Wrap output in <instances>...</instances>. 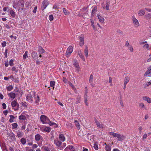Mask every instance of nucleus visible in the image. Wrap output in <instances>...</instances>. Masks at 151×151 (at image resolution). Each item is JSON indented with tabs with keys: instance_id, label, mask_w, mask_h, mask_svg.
I'll list each match as a JSON object with an SVG mask.
<instances>
[{
	"instance_id": "f257e3e1",
	"label": "nucleus",
	"mask_w": 151,
	"mask_h": 151,
	"mask_svg": "<svg viewBox=\"0 0 151 151\" xmlns=\"http://www.w3.org/2000/svg\"><path fill=\"white\" fill-rule=\"evenodd\" d=\"M13 7L16 9H18L19 10H22L24 6V1L23 0L14 1L13 3Z\"/></svg>"
},
{
	"instance_id": "f03ea898",
	"label": "nucleus",
	"mask_w": 151,
	"mask_h": 151,
	"mask_svg": "<svg viewBox=\"0 0 151 151\" xmlns=\"http://www.w3.org/2000/svg\"><path fill=\"white\" fill-rule=\"evenodd\" d=\"M109 134L115 138H117V140L119 141H123L125 138V137L123 135L114 132H110L109 133Z\"/></svg>"
},
{
	"instance_id": "7ed1b4c3",
	"label": "nucleus",
	"mask_w": 151,
	"mask_h": 151,
	"mask_svg": "<svg viewBox=\"0 0 151 151\" xmlns=\"http://www.w3.org/2000/svg\"><path fill=\"white\" fill-rule=\"evenodd\" d=\"M35 92L33 91L32 92V93H29L28 94L26 97V100L30 103L34 102V97H35Z\"/></svg>"
},
{
	"instance_id": "20e7f679",
	"label": "nucleus",
	"mask_w": 151,
	"mask_h": 151,
	"mask_svg": "<svg viewBox=\"0 0 151 151\" xmlns=\"http://www.w3.org/2000/svg\"><path fill=\"white\" fill-rule=\"evenodd\" d=\"M11 105L14 111H16L19 109V105L17 102L15 100L12 102Z\"/></svg>"
},
{
	"instance_id": "39448f33",
	"label": "nucleus",
	"mask_w": 151,
	"mask_h": 151,
	"mask_svg": "<svg viewBox=\"0 0 151 151\" xmlns=\"http://www.w3.org/2000/svg\"><path fill=\"white\" fill-rule=\"evenodd\" d=\"M40 120L43 124H47L49 122V119L48 117L44 115H41L40 116Z\"/></svg>"
},
{
	"instance_id": "423d86ee",
	"label": "nucleus",
	"mask_w": 151,
	"mask_h": 151,
	"mask_svg": "<svg viewBox=\"0 0 151 151\" xmlns=\"http://www.w3.org/2000/svg\"><path fill=\"white\" fill-rule=\"evenodd\" d=\"M73 65L75 68L76 71L79 72L80 71V66L78 61L76 60H74L73 61Z\"/></svg>"
},
{
	"instance_id": "0eeeda50",
	"label": "nucleus",
	"mask_w": 151,
	"mask_h": 151,
	"mask_svg": "<svg viewBox=\"0 0 151 151\" xmlns=\"http://www.w3.org/2000/svg\"><path fill=\"white\" fill-rule=\"evenodd\" d=\"M7 134L8 136L9 137L12 141L16 140L15 135L12 131L7 133Z\"/></svg>"
},
{
	"instance_id": "6e6552de",
	"label": "nucleus",
	"mask_w": 151,
	"mask_h": 151,
	"mask_svg": "<svg viewBox=\"0 0 151 151\" xmlns=\"http://www.w3.org/2000/svg\"><path fill=\"white\" fill-rule=\"evenodd\" d=\"M73 50V48L72 46H70L67 48L66 52V55L67 57L69 56V55L70 54Z\"/></svg>"
},
{
	"instance_id": "1a4fd4ad",
	"label": "nucleus",
	"mask_w": 151,
	"mask_h": 151,
	"mask_svg": "<svg viewBox=\"0 0 151 151\" xmlns=\"http://www.w3.org/2000/svg\"><path fill=\"white\" fill-rule=\"evenodd\" d=\"M49 3L46 0H44L43 1L41 6V8L42 10L45 9L48 6Z\"/></svg>"
},
{
	"instance_id": "9d476101",
	"label": "nucleus",
	"mask_w": 151,
	"mask_h": 151,
	"mask_svg": "<svg viewBox=\"0 0 151 151\" xmlns=\"http://www.w3.org/2000/svg\"><path fill=\"white\" fill-rule=\"evenodd\" d=\"M132 19L134 25L136 27H138L139 25V23L138 20L134 16H132Z\"/></svg>"
},
{
	"instance_id": "9b49d317",
	"label": "nucleus",
	"mask_w": 151,
	"mask_h": 151,
	"mask_svg": "<svg viewBox=\"0 0 151 151\" xmlns=\"http://www.w3.org/2000/svg\"><path fill=\"white\" fill-rule=\"evenodd\" d=\"M110 4V1L109 0H107L106 1V6H104V4H102V6L103 9H105L106 10H108L109 9V5Z\"/></svg>"
},
{
	"instance_id": "f8f14e48",
	"label": "nucleus",
	"mask_w": 151,
	"mask_h": 151,
	"mask_svg": "<svg viewBox=\"0 0 151 151\" xmlns=\"http://www.w3.org/2000/svg\"><path fill=\"white\" fill-rule=\"evenodd\" d=\"M80 40V45L81 46H82L84 44V37L81 35L79 37Z\"/></svg>"
},
{
	"instance_id": "ddd939ff",
	"label": "nucleus",
	"mask_w": 151,
	"mask_h": 151,
	"mask_svg": "<svg viewBox=\"0 0 151 151\" xmlns=\"http://www.w3.org/2000/svg\"><path fill=\"white\" fill-rule=\"evenodd\" d=\"M142 99L143 100L147 101L148 103H151V99L147 96H144L142 97Z\"/></svg>"
},
{
	"instance_id": "4468645a",
	"label": "nucleus",
	"mask_w": 151,
	"mask_h": 151,
	"mask_svg": "<svg viewBox=\"0 0 151 151\" xmlns=\"http://www.w3.org/2000/svg\"><path fill=\"white\" fill-rule=\"evenodd\" d=\"M54 143L55 145L58 147H60L61 144L62 142L56 139L54 141Z\"/></svg>"
},
{
	"instance_id": "2eb2a0df",
	"label": "nucleus",
	"mask_w": 151,
	"mask_h": 151,
	"mask_svg": "<svg viewBox=\"0 0 151 151\" xmlns=\"http://www.w3.org/2000/svg\"><path fill=\"white\" fill-rule=\"evenodd\" d=\"M38 52L40 54H42L45 52L42 47L41 46H39Z\"/></svg>"
},
{
	"instance_id": "dca6fc26",
	"label": "nucleus",
	"mask_w": 151,
	"mask_h": 151,
	"mask_svg": "<svg viewBox=\"0 0 151 151\" xmlns=\"http://www.w3.org/2000/svg\"><path fill=\"white\" fill-rule=\"evenodd\" d=\"M96 124L97 126L100 128H103L104 127L103 125L100 124V122L96 120H95Z\"/></svg>"
},
{
	"instance_id": "f3484780",
	"label": "nucleus",
	"mask_w": 151,
	"mask_h": 151,
	"mask_svg": "<svg viewBox=\"0 0 151 151\" xmlns=\"http://www.w3.org/2000/svg\"><path fill=\"white\" fill-rule=\"evenodd\" d=\"M42 138V137L39 134H37L35 136V139L37 141H39Z\"/></svg>"
},
{
	"instance_id": "a211bd4d",
	"label": "nucleus",
	"mask_w": 151,
	"mask_h": 151,
	"mask_svg": "<svg viewBox=\"0 0 151 151\" xmlns=\"http://www.w3.org/2000/svg\"><path fill=\"white\" fill-rule=\"evenodd\" d=\"M78 55L80 58L83 61H85V58L81 52V51H78Z\"/></svg>"
},
{
	"instance_id": "6ab92c4d",
	"label": "nucleus",
	"mask_w": 151,
	"mask_h": 151,
	"mask_svg": "<svg viewBox=\"0 0 151 151\" xmlns=\"http://www.w3.org/2000/svg\"><path fill=\"white\" fill-rule=\"evenodd\" d=\"M145 14V11L143 9L140 10L138 13V14L139 16H142L144 15Z\"/></svg>"
},
{
	"instance_id": "aec40b11",
	"label": "nucleus",
	"mask_w": 151,
	"mask_h": 151,
	"mask_svg": "<svg viewBox=\"0 0 151 151\" xmlns=\"http://www.w3.org/2000/svg\"><path fill=\"white\" fill-rule=\"evenodd\" d=\"M97 17L100 22L103 23L104 22V18L102 17H101L100 14H98L97 15Z\"/></svg>"
},
{
	"instance_id": "412c9836",
	"label": "nucleus",
	"mask_w": 151,
	"mask_h": 151,
	"mask_svg": "<svg viewBox=\"0 0 151 151\" xmlns=\"http://www.w3.org/2000/svg\"><path fill=\"white\" fill-rule=\"evenodd\" d=\"M139 108L141 109H143L146 110L147 108L144 105V104L142 103H140L139 104Z\"/></svg>"
},
{
	"instance_id": "4be33fe9",
	"label": "nucleus",
	"mask_w": 151,
	"mask_h": 151,
	"mask_svg": "<svg viewBox=\"0 0 151 151\" xmlns=\"http://www.w3.org/2000/svg\"><path fill=\"white\" fill-rule=\"evenodd\" d=\"M59 138L62 142H64L65 140V137L63 134H60L59 135Z\"/></svg>"
},
{
	"instance_id": "5701e85b",
	"label": "nucleus",
	"mask_w": 151,
	"mask_h": 151,
	"mask_svg": "<svg viewBox=\"0 0 151 151\" xmlns=\"http://www.w3.org/2000/svg\"><path fill=\"white\" fill-rule=\"evenodd\" d=\"M148 70L145 73L144 76H147L148 74L151 73V66L148 68Z\"/></svg>"
},
{
	"instance_id": "b1692460",
	"label": "nucleus",
	"mask_w": 151,
	"mask_h": 151,
	"mask_svg": "<svg viewBox=\"0 0 151 151\" xmlns=\"http://www.w3.org/2000/svg\"><path fill=\"white\" fill-rule=\"evenodd\" d=\"M8 95L10 98H12L13 99H14L16 96L15 93L12 92L9 93L8 94Z\"/></svg>"
},
{
	"instance_id": "393cba45",
	"label": "nucleus",
	"mask_w": 151,
	"mask_h": 151,
	"mask_svg": "<svg viewBox=\"0 0 151 151\" xmlns=\"http://www.w3.org/2000/svg\"><path fill=\"white\" fill-rule=\"evenodd\" d=\"M84 53L86 58H87L88 55V50L87 46H86L84 50Z\"/></svg>"
},
{
	"instance_id": "a878e982",
	"label": "nucleus",
	"mask_w": 151,
	"mask_h": 151,
	"mask_svg": "<svg viewBox=\"0 0 151 151\" xmlns=\"http://www.w3.org/2000/svg\"><path fill=\"white\" fill-rule=\"evenodd\" d=\"M74 123L77 128L78 129H79L80 128V125L79 122L77 120H76L74 121Z\"/></svg>"
},
{
	"instance_id": "bb28decb",
	"label": "nucleus",
	"mask_w": 151,
	"mask_h": 151,
	"mask_svg": "<svg viewBox=\"0 0 151 151\" xmlns=\"http://www.w3.org/2000/svg\"><path fill=\"white\" fill-rule=\"evenodd\" d=\"M32 57L34 58H36L37 57V54L35 52H33L31 54Z\"/></svg>"
},
{
	"instance_id": "cd10ccee",
	"label": "nucleus",
	"mask_w": 151,
	"mask_h": 151,
	"mask_svg": "<svg viewBox=\"0 0 151 151\" xmlns=\"http://www.w3.org/2000/svg\"><path fill=\"white\" fill-rule=\"evenodd\" d=\"M129 78L128 77H125L124 81V84L125 85H127V83L129 82Z\"/></svg>"
},
{
	"instance_id": "c85d7f7f",
	"label": "nucleus",
	"mask_w": 151,
	"mask_h": 151,
	"mask_svg": "<svg viewBox=\"0 0 151 151\" xmlns=\"http://www.w3.org/2000/svg\"><path fill=\"white\" fill-rule=\"evenodd\" d=\"M10 119L9 120V122L10 123H12L14 122V116L12 115H9Z\"/></svg>"
},
{
	"instance_id": "c756f323",
	"label": "nucleus",
	"mask_w": 151,
	"mask_h": 151,
	"mask_svg": "<svg viewBox=\"0 0 151 151\" xmlns=\"http://www.w3.org/2000/svg\"><path fill=\"white\" fill-rule=\"evenodd\" d=\"M20 142L23 145H24L26 144V139L24 138H22L20 139Z\"/></svg>"
},
{
	"instance_id": "7c9ffc66",
	"label": "nucleus",
	"mask_w": 151,
	"mask_h": 151,
	"mask_svg": "<svg viewBox=\"0 0 151 151\" xmlns=\"http://www.w3.org/2000/svg\"><path fill=\"white\" fill-rule=\"evenodd\" d=\"M26 118V117L25 116L23 115L22 114L21 115L19 116V119L21 120H24Z\"/></svg>"
},
{
	"instance_id": "2f4dec72",
	"label": "nucleus",
	"mask_w": 151,
	"mask_h": 151,
	"mask_svg": "<svg viewBox=\"0 0 151 151\" xmlns=\"http://www.w3.org/2000/svg\"><path fill=\"white\" fill-rule=\"evenodd\" d=\"M36 97H36L35 96V97H34V99H35V102L36 104H38V102L40 101L39 97L38 95H37Z\"/></svg>"
},
{
	"instance_id": "473e14b6",
	"label": "nucleus",
	"mask_w": 151,
	"mask_h": 151,
	"mask_svg": "<svg viewBox=\"0 0 151 151\" xmlns=\"http://www.w3.org/2000/svg\"><path fill=\"white\" fill-rule=\"evenodd\" d=\"M63 12L66 15H68L69 14V11L66 9L65 8H63Z\"/></svg>"
},
{
	"instance_id": "72a5a7b5",
	"label": "nucleus",
	"mask_w": 151,
	"mask_h": 151,
	"mask_svg": "<svg viewBox=\"0 0 151 151\" xmlns=\"http://www.w3.org/2000/svg\"><path fill=\"white\" fill-rule=\"evenodd\" d=\"M26 151H35L34 149L29 147H26Z\"/></svg>"
},
{
	"instance_id": "f704fd0d",
	"label": "nucleus",
	"mask_w": 151,
	"mask_h": 151,
	"mask_svg": "<svg viewBox=\"0 0 151 151\" xmlns=\"http://www.w3.org/2000/svg\"><path fill=\"white\" fill-rule=\"evenodd\" d=\"M12 129H15L17 128L18 127V124L17 123H14L12 124Z\"/></svg>"
},
{
	"instance_id": "c9c22d12",
	"label": "nucleus",
	"mask_w": 151,
	"mask_h": 151,
	"mask_svg": "<svg viewBox=\"0 0 151 151\" xmlns=\"http://www.w3.org/2000/svg\"><path fill=\"white\" fill-rule=\"evenodd\" d=\"M111 146L106 145L105 146V150L106 151H111Z\"/></svg>"
},
{
	"instance_id": "e433bc0d",
	"label": "nucleus",
	"mask_w": 151,
	"mask_h": 151,
	"mask_svg": "<svg viewBox=\"0 0 151 151\" xmlns=\"http://www.w3.org/2000/svg\"><path fill=\"white\" fill-rule=\"evenodd\" d=\"M9 13L12 16V17H15L16 14L12 10H11L10 11Z\"/></svg>"
},
{
	"instance_id": "4c0bfd02",
	"label": "nucleus",
	"mask_w": 151,
	"mask_h": 151,
	"mask_svg": "<svg viewBox=\"0 0 151 151\" xmlns=\"http://www.w3.org/2000/svg\"><path fill=\"white\" fill-rule=\"evenodd\" d=\"M55 82L54 81H51L50 82V86L53 88H54Z\"/></svg>"
},
{
	"instance_id": "58836bf2",
	"label": "nucleus",
	"mask_w": 151,
	"mask_h": 151,
	"mask_svg": "<svg viewBox=\"0 0 151 151\" xmlns=\"http://www.w3.org/2000/svg\"><path fill=\"white\" fill-rule=\"evenodd\" d=\"M43 130L47 132H49L50 131V129L49 127H46L43 129Z\"/></svg>"
},
{
	"instance_id": "ea45409f",
	"label": "nucleus",
	"mask_w": 151,
	"mask_h": 151,
	"mask_svg": "<svg viewBox=\"0 0 151 151\" xmlns=\"http://www.w3.org/2000/svg\"><path fill=\"white\" fill-rule=\"evenodd\" d=\"M129 50H130V51L131 52H133V48L132 46L130 45L128 47Z\"/></svg>"
},
{
	"instance_id": "a19ab883",
	"label": "nucleus",
	"mask_w": 151,
	"mask_h": 151,
	"mask_svg": "<svg viewBox=\"0 0 151 151\" xmlns=\"http://www.w3.org/2000/svg\"><path fill=\"white\" fill-rule=\"evenodd\" d=\"M97 9L96 7H94L92 11V14L93 15L97 11Z\"/></svg>"
},
{
	"instance_id": "79ce46f5",
	"label": "nucleus",
	"mask_w": 151,
	"mask_h": 151,
	"mask_svg": "<svg viewBox=\"0 0 151 151\" xmlns=\"http://www.w3.org/2000/svg\"><path fill=\"white\" fill-rule=\"evenodd\" d=\"M17 136L18 137H21L22 135V133L20 131H18L17 132Z\"/></svg>"
},
{
	"instance_id": "37998d69",
	"label": "nucleus",
	"mask_w": 151,
	"mask_h": 151,
	"mask_svg": "<svg viewBox=\"0 0 151 151\" xmlns=\"http://www.w3.org/2000/svg\"><path fill=\"white\" fill-rule=\"evenodd\" d=\"M13 88V86L12 85H9L7 87V89L8 91H11Z\"/></svg>"
},
{
	"instance_id": "c03bdc74",
	"label": "nucleus",
	"mask_w": 151,
	"mask_h": 151,
	"mask_svg": "<svg viewBox=\"0 0 151 151\" xmlns=\"http://www.w3.org/2000/svg\"><path fill=\"white\" fill-rule=\"evenodd\" d=\"M93 76L92 75H90V77H89V82L90 83H92L93 81Z\"/></svg>"
},
{
	"instance_id": "a18cd8bd",
	"label": "nucleus",
	"mask_w": 151,
	"mask_h": 151,
	"mask_svg": "<svg viewBox=\"0 0 151 151\" xmlns=\"http://www.w3.org/2000/svg\"><path fill=\"white\" fill-rule=\"evenodd\" d=\"M27 53L28 52L27 51H26L24 54L23 56V59L25 60L26 58L28 57V55H27Z\"/></svg>"
},
{
	"instance_id": "49530a36",
	"label": "nucleus",
	"mask_w": 151,
	"mask_h": 151,
	"mask_svg": "<svg viewBox=\"0 0 151 151\" xmlns=\"http://www.w3.org/2000/svg\"><path fill=\"white\" fill-rule=\"evenodd\" d=\"M68 149H69V150H71L72 151H75L74 148L73 146H72L69 145L68 146Z\"/></svg>"
},
{
	"instance_id": "de8ad7c7",
	"label": "nucleus",
	"mask_w": 151,
	"mask_h": 151,
	"mask_svg": "<svg viewBox=\"0 0 151 151\" xmlns=\"http://www.w3.org/2000/svg\"><path fill=\"white\" fill-rule=\"evenodd\" d=\"M49 122L48 123H47V124H49V125L51 126H53L54 125H56V123L54 122H52L50 121L49 120V122Z\"/></svg>"
},
{
	"instance_id": "09e8293b",
	"label": "nucleus",
	"mask_w": 151,
	"mask_h": 151,
	"mask_svg": "<svg viewBox=\"0 0 151 151\" xmlns=\"http://www.w3.org/2000/svg\"><path fill=\"white\" fill-rule=\"evenodd\" d=\"M49 20L50 21H52L53 19V17L52 15L51 14L49 16Z\"/></svg>"
},
{
	"instance_id": "8fccbe9b",
	"label": "nucleus",
	"mask_w": 151,
	"mask_h": 151,
	"mask_svg": "<svg viewBox=\"0 0 151 151\" xmlns=\"http://www.w3.org/2000/svg\"><path fill=\"white\" fill-rule=\"evenodd\" d=\"M93 147L96 150H97L99 148L97 144L95 143L93 146Z\"/></svg>"
},
{
	"instance_id": "3c124183",
	"label": "nucleus",
	"mask_w": 151,
	"mask_h": 151,
	"mask_svg": "<svg viewBox=\"0 0 151 151\" xmlns=\"http://www.w3.org/2000/svg\"><path fill=\"white\" fill-rule=\"evenodd\" d=\"M63 147L62 146H60V148H59V149L60 150H62L63 147H65L66 146V144L65 143H64L63 144Z\"/></svg>"
},
{
	"instance_id": "603ef678",
	"label": "nucleus",
	"mask_w": 151,
	"mask_h": 151,
	"mask_svg": "<svg viewBox=\"0 0 151 151\" xmlns=\"http://www.w3.org/2000/svg\"><path fill=\"white\" fill-rule=\"evenodd\" d=\"M14 60L12 59H11L9 62V64L10 66H12L13 65Z\"/></svg>"
},
{
	"instance_id": "864d4df0",
	"label": "nucleus",
	"mask_w": 151,
	"mask_h": 151,
	"mask_svg": "<svg viewBox=\"0 0 151 151\" xmlns=\"http://www.w3.org/2000/svg\"><path fill=\"white\" fill-rule=\"evenodd\" d=\"M142 129H143V128H142V127H140V126L139 127L138 130L139 131V132L140 134H141L142 133Z\"/></svg>"
},
{
	"instance_id": "5fc2aeb1",
	"label": "nucleus",
	"mask_w": 151,
	"mask_h": 151,
	"mask_svg": "<svg viewBox=\"0 0 151 151\" xmlns=\"http://www.w3.org/2000/svg\"><path fill=\"white\" fill-rule=\"evenodd\" d=\"M7 49H6L5 52L4 53V55L5 56L4 57L5 58H6L7 57Z\"/></svg>"
},
{
	"instance_id": "6e6d98bb",
	"label": "nucleus",
	"mask_w": 151,
	"mask_h": 151,
	"mask_svg": "<svg viewBox=\"0 0 151 151\" xmlns=\"http://www.w3.org/2000/svg\"><path fill=\"white\" fill-rule=\"evenodd\" d=\"M91 26H92V27L93 28V29H95V26H94V24L93 21V20H91Z\"/></svg>"
},
{
	"instance_id": "4d7b16f0",
	"label": "nucleus",
	"mask_w": 151,
	"mask_h": 151,
	"mask_svg": "<svg viewBox=\"0 0 151 151\" xmlns=\"http://www.w3.org/2000/svg\"><path fill=\"white\" fill-rule=\"evenodd\" d=\"M12 71H15L16 72H17L18 71L17 70L16 68L14 67H13L12 68Z\"/></svg>"
},
{
	"instance_id": "13d9d810",
	"label": "nucleus",
	"mask_w": 151,
	"mask_h": 151,
	"mask_svg": "<svg viewBox=\"0 0 151 151\" xmlns=\"http://www.w3.org/2000/svg\"><path fill=\"white\" fill-rule=\"evenodd\" d=\"M143 47L145 48L149 49V45L148 44H146L145 45H144Z\"/></svg>"
},
{
	"instance_id": "bf43d9fd",
	"label": "nucleus",
	"mask_w": 151,
	"mask_h": 151,
	"mask_svg": "<svg viewBox=\"0 0 151 151\" xmlns=\"http://www.w3.org/2000/svg\"><path fill=\"white\" fill-rule=\"evenodd\" d=\"M145 17L146 18H149L151 17V14H148L145 15Z\"/></svg>"
},
{
	"instance_id": "052dcab7",
	"label": "nucleus",
	"mask_w": 151,
	"mask_h": 151,
	"mask_svg": "<svg viewBox=\"0 0 151 151\" xmlns=\"http://www.w3.org/2000/svg\"><path fill=\"white\" fill-rule=\"evenodd\" d=\"M151 84V80H150L149 82H147V83L145 84V86H147L150 85Z\"/></svg>"
},
{
	"instance_id": "680f3d73",
	"label": "nucleus",
	"mask_w": 151,
	"mask_h": 151,
	"mask_svg": "<svg viewBox=\"0 0 151 151\" xmlns=\"http://www.w3.org/2000/svg\"><path fill=\"white\" fill-rule=\"evenodd\" d=\"M6 42L4 41V42H3L1 43V45H2V47H5L6 45Z\"/></svg>"
},
{
	"instance_id": "e2e57ef3",
	"label": "nucleus",
	"mask_w": 151,
	"mask_h": 151,
	"mask_svg": "<svg viewBox=\"0 0 151 151\" xmlns=\"http://www.w3.org/2000/svg\"><path fill=\"white\" fill-rule=\"evenodd\" d=\"M44 150L45 151H50L49 149L47 147H44Z\"/></svg>"
},
{
	"instance_id": "0e129e2a",
	"label": "nucleus",
	"mask_w": 151,
	"mask_h": 151,
	"mask_svg": "<svg viewBox=\"0 0 151 151\" xmlns=\"http://www.w3.org/2000/svg\"><path fill=\"white\" fill-rule=\"evenodd\" d=\"M37 8V6H36L34 7L33 11V12L34 13H35L36 12Z\"/></svg>"
},
{
	"instance_id": "69168bd1",
	"label": "nucleus",
	"mask_w": 151,
	"mask_h": 151,
	"mask_svg": "<svg viewBox=\"0 0 151 151\" xmlns=\"http://www.w3.org/2000/svg\"><path fill=\"white\" fill-rule=\"evenodd\" d=\"M63 81L65 83H66L67 81V79L66 78L63 77Z\"/></svg>"
},
{
	"instance_id": "338daca9",
	"label": "nucleus",
	"mask_w": 151,
	"mask_h": 151,
	"mask_svg": "<svg viewBox=\"0 0 151 151\" xmlns=\"http://www.w3.org/2000/svg\"><path fill=\"white\" fill-rule=\"evenodd\" d=\"M69 85L73 88V89H75L74 86L71 83H70L69 84Z\"/></svg>"
},
{
	"instance_id": "774afa93",
	"label": "nucleus",
	"mask_w": 151,
	"mask_h": 151,
	"mask_svg": "<svg viewBox=\"0 0 151 151\" xmlns=\"http://www.w3.org/2000/svg\"><path fill=\"white\" fill-rule=\"evenodd\" d=\"M125 45L126 47H128L130 45L128 41H127L126 42Z\"/></svg>"
}]
</instances>
